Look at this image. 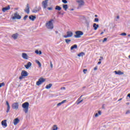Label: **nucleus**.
<instances>
[{"label": "nucleus", "mask_w": 130, "mask_h": 130, "mask_svg": "<svg viewBox=\"0 0 130 130\" xmlns=\"http://www.w3.org/2000/svg\"><path fill=\"white\" fill-rule=\"evenodd\" d=\"M29 102H25L22 104V107L23 109V111L25 113H28V111H29Z\"/></svg>", "instance_id": "nucleus-1"}, {"label": "nucleus", "mask_w": 130, "mask_h": 130, "mask_svg": "<svg viewBox=\"0 0 130 130\" xmlns=\"http://www.w3.org/2000/svg\"><path fill=\"white\" fill-rule=\"evenodd\" d=\"M53 19H51L48 22L46 23V27L47 29H49L50 30H52L53 29Z\"/></svg>", "instance_id": "nucleus-2"}, {"label": "nucleus", "mask_w": 130, "mask_h": 130, "mask_svg": "<svg viewBox=\"0 0 130 130\" xmlns=\"http://www.w3.org/2000/svg\"><path fill=\"white\" fill-rule=\"evenodd\" d=\"M28 72L25 70H23L21 72V76L19 77V80H22V79H24V78H26V77H28Z\"/></svg>", "instance_id": "nucleus-3"}, {"label": "nucleus", "mask_w": 130, "mask_h": 130, "mask_svg": "<svg viewBox=\"0 0 130 130\" xmlns=\"http://www.w3.org/2000/svg\"><path fill=\"white\" fill-rule=\"evenodd\" d=\"M75 34L74 35L75 38H80L82 36L84 35V32L81 30H77L75 31Z\"/></svg>", "instance_id": "nucleus-4"}, {"label": "nucleus", "mask_w": 130, "mask_h": 130, "mask_svg": "<svg viewBox=\"0 0 130 130\" xmlns=\"http://www.w3.org/2000/svg\"><path fill=\"white\" fill-rule=\"evenodd\" d=\"M22 18V16L21 15H19V13H18V12H16L14 13V16L12 17V20H21Z\"/></svg>", "instance_id": "nucleus-5"}, {"label": "nucleus", "mask_w": 130, "mask_h": 130, "mask_svg": "<svg viewBox=\"0 0 130 130\" xmlns=\"http://www.w3.org/2000/svg\"><path fill=\"white\" fill-rule=\"evenodd\" d=\"M76 2L78 4V7L77 9H81V7H83L85 5V2L83 0H77Z\"/></svg>", "instance_id": "nucleus-6"}, {"label": "nucleus", "mask_w": 130, "mask_h": 130, "mask_svg": "<svg viewBox=\"0 0 130 130\" xmlns=\"http://www.w3.org/2000/svg\"><path fill=\"white\" fill-rule=\"evenodd\" d=\"M11 107L12 109L15 110H18L19 109V103L16 102L12 104Z\"/></svg>", "instance_id": "nucleus-7"}, {"label": "nucleus", "mask_w": 130, "mask_h": 130, "mask_svg": "<svg viewBox=\"0 0 130 130\" xmlns=\"http://www.w3.org/2000/svg\"><path fill=\"white\" fill-rule=\"evenodd\" d=\"M45 81V79L43 78H40V79H39V80L37 81V83H36L37 86H40L41 84H42L43 83H44Z\"/></svg>", "instance_id": "nucleus-8"}, {"label": "nucleus", "mask_w": 130, "mask_h": 130, "mask_svg": "<svg viewBox=\"0 0 130 130\" xmlns=\"http://www.w3.org/2000/svg\"><path fill=\"white\" fill-rule=\"evenodd\" d=\"M67 35H64L63 36V37H64V38H69L70 37H72L73 36V35H74V34H73V32L71 31H68L67 32Z\"/></svg>", "instance_id": "nucleus-9"}, {"label": "nucleus", "mask_w": 130, "mask_h": 130, "mask_svg": "<svg viewBox=\"0 0 130 130\" xmlns=\"http://www.w3.org/2000/svg\"><path fill=\"white\" fill-rule=\"evenodd\" d=\"M49 0H45L42 2V6L44 8V9H46L47 8V4H48Z\"/></svg>", "instance_id": "nucleus-10"}, {"label": "nucleus", "mask_w": 130, "mask_h": 130, "mask_svg": "<svg viewBox=\"0 0 130 130\" xmlns=\"http://www.w3.org/2000/svg\"><path fill=\"white\" fill-rule=\"evenodd\" d=\"M24 11L27 14H29V13H30V7H29V4H26V6L25 9H24Z\"/></svg>", "instance_id": "nucleus-11"}, {"label": "nucleus", "mask_w": 130, "mask_h": 130, "mask_svg": "<svg viewBox=\"0 0 130 130\" xmlns=\"http://www.w3.org/2000/svg\"><path fill=\"white\" fill-rule=\"evenodd\" d=\"M6 105L7 106L6 112L7 113H8L10 111V109H11V106H10V104L8 101H6Z\"/></svg>", "instance_id": "nucleus-12"}, {"label": "nucleus", "mask_w": 130, "mask_h": 130, "mask_svg": "<svg viewBox=\"0 0 130 130\" xmlns=\"http://www.w3.org/2000/svg\"><path fill=\"white\" fill-rule=\"evenodd\" d=\"M11 9V7H10V6H8L6 7H4L2 8V11L3 12V13H6V11H9V10H10Z\"/></svg>", "instance_id": "nucleus-13"}, {"label": "nucleus", "mask_w": 130, "mask_h": 130, "mask_svg": "<svg viewBox=\"0 0 130 130\" xmlns=\"http://www.w3.org/2000/svg\"><path fill=\"white\" fill-rule=\"evenodd\" d=\"M32 66V63L31 62H27V64L24 65V67L26 70H28Z\"/></svg>", "instance_id": "nucleus-14"}, {"label": "nucleus", "mask_w": 130, "mask_h": 130, "mask_svg": "<svg viewBox=\"0 0 130 130\" xmlns=\"http://www.w3.org/2000/svg\"><path fill=\"white\" fill-rule=\"evenodd\" d=\"M1 123L3 126H5V127H7V126H8V124L7 123V120H3Z\"/></svg>", "instance_id": "nucleus-15"}, {"label": "nucleus", "mask_w": 130, "mask_h": 130, "mask_svg": "<svg viewBox=\"0 0 130 130\" xmlns=\"http://www.w3.org/2000/svg\"><path fill=\"white\" fill-rule=\"evenodd\" d=\"M19 121H20V120L19 119V118H16L14 119V122H13L14 125H17V124H18V123H19Z\"/></svg>", "instance_id": "nucleus-16"}, {"label": "nucleus", "mask_w": 130, "mask_h": 130, "mask_svg": "<svg viewBox=\"0 0 130 130\" xmlns=\"http://www.w3.org/2000/svg\"><path fill=\"white\" fill-rule=\"evenodd\" d=\"M35 19H36V16L30 15L29 16V19L30 20V21H35Z\"/></svg>", "instance_id": "nucleus-17"}, {"label": "nucleus", "mask_w": 130, "mask_h": 130, "mask_svg": "<svg viewBox=\"0 0 130 130\" xmlns=\"http://www.w3.org/2000/svg\"><path fill=\"white\" fill-rule=\"evenodd\" d=\"M93 28H94V30L96 31L98 28H99V24H97V23H93Z\"/></svg>", "instance_id": "nucleus-18"}, {"label": "nucleus", "mask_w": 130, "mask_h": 130, "mask_svg": "<svg viewBox=\"0 0 130 130\" xmlns=\"http://www.w3.org/2000/svg\"><path fill=\"white\" fill-rule=\"evenodd\" d=\"M114 73H115V75H119V76H120L121 75H123V74H124L123 72H122L120 71H115Z\"/></svg>", "instance_id": "nucleus-19"}, {"label": "nucleus", "mask_w": 130, "mask_h": 130, "mask_svg": "<svg viewBox=\"0 0 130 130\" xmlns=\"http://www.w3.org/2000/svg\"><path fill=\"white\" fill-rule=\"evenodd\" d=\"M22 56L24 59H28V55H27L26 53H23L22 54Z\"/></svg>", "instance_id": "nucleus-20"}, {"label": "nucleus", "mask_w": 130, "mask_h": 130, "mask_svg": "<svg viewBox=\"0 0 130 130\" xmlns=\"http://www.w3.org/2000/svg\"><path fill=\"white\" fill-rule=\"evenodd\" d=\"M67 102V100H64L63 101H62V102L58 103L57 104V107H59V106H60V105H62V104H63V103Z\"/></svg>", "instance_id": "nucleus-21"}, {"label": "nucleus", "mask_w": 130, "mask_h": 130, "mask_svg": "<svg viewBox=\"0 0 130 130\" xmlns=\"http://www.w3.org/2000/svg\"><path fill=\"white\" fill-rule=\"evenodd\" d=\"M77 48H78V45H77V44H75L71 47V50H73L74 49H77Z\"/></svg>", "instance_id": "nucleus-22"}, {"label": "nucleus", "mask_w": 130, "mask_h": 130, "mask_svg": "<svg viewBox=\"0 0 130 130\" xmlns=\"http://www.w3.org/2000/svg\"><path fill=\"white\" fill-rule=\"evenodd\" d=\"M62 8L64 11H68V9L69 8V6L67 4H63L62 5Z\"/></svg>", "instance_id": "nucleus-23"}, {"label": "nucleus", "mask_w": 130, "mask_h": 130, "mask_svg": "<svg viewBox=\"0 0 130 130\" xmlns=\"http://www.w3.org/2000/svg\"><path fill=\"white\" fill-rule=\"evenodd\" d=\"M19 36V34L17 33L14 34L12 36V38L14 39V40L17 39L18 38V36Z\"/></svg>", "instance_id": "nucleus-24"}, {"label": "nucleus", "mask_w": 130, "mask_h": 130, "mask_svg": "<svg viewBox=\"0 0 130 130\" xmlns=\"http://www.w3.org/2000/svg\"><path fill=\"white\" fill-rule=\"evenodd\" d=\"M55 10H56V11H61V7L59 6H56L55 8Z\"/></svg>", "instance_id": "nucleus-25"}, {"label": "nucleus", "mask_w": 130, "mask_h": 130, "mask_svg": "<svg viewBox=\"0 0 130 130\" xmlns=\"http://www.w3.org/2000/svg\"><path fill=\"white\" fill-rule=\"evenodd\" d=\"M85 55V53L83 52H81V53L78 54L77 56H79V57H81V56H84Z\"/></svg>", "instance_id": "nucleus-26"}, {"label": "nucleus", "mask_w": 130, "mask_h": 130, "mask_svg": "<svg viewBox=\"0 0 130 130\" xmlns=\"http://www.w3.org/2000/svg\"><path fill=\"white\" fill-rule=\"evenodd\" d=\"M52 86V84L50 83L46 86V89H50Z\"/></svg>", "instance_id": "nucleus-27"}, {"label": "nucleus", "mask_w": 130, "mask_h": 130, "mask_svg": "<svg viewBox=\"0 0 130 130\" xmlns=\"http://www.w3.org/2000/svg\"><path fill=\"white\" fill-rule=\"evenodd\" d=\"M36 63H37V64H38L39 68H41L42 64H41V63L40 62V61H39V60H36Z\"/></svg>", "instance_id": "nucleus-28"}, {"label": "nucleus", "mask_w": 130, "mask_h": 130, "mask_svg": "<svg viewBox=\"0 0 130 130\" xmlns=\"http://www.w3.org/2000/svg\"><path fill=\"white\" fill-rule=\"evenodd\" d=\"M72 40L69 39H65V42L67 43V44H70V42H71Z\"/></svg>", "instance_id": "nucleus-29"}, {"label": "nucleus", "mask_w": 130, "mask_h": 130, "mask_svg": "<svg viewBox=\"0 0 130 130\" xmlns=\"http://www.w3.org/2000/svg\"><path fill=\"white\" fill-rule=\"evenodd\" d=\"M58 129V127H57V126L56 125H54L53 126V130H57Z\"/></svg>", "instance_id": "nucleus-30"}, {"label": "nucleus", "mask_w": 130, "mask_h": 130, "mask_svg": "<svg viewBox=\"0 0 130 130\" xmlns=\"http://www.w3.org/2000/svg\"><path fill=\"white\" fill-rule=\"evenodd\" d=\"M85 24L87 25V28H89L90 27L89 22L87 20H86Z\"/></svg>", "instance_id": "nucleus-31"}, {"label": "nucleus", "mask_w": 130, "mask_h": 130, "mask_svg": "<svg viewBox=\"0 0 130 130\" xmlns=\"http://www.w3.org/2000/svg\"><path fill=\"white\" fill-rule=\"evenodd\" d=\"M94 22H95L96 23H98V22H99V19L98 18H94Z\"/></svg>", "instance_id": "nucleus-32"}, {"label": "nucleus", "mask_w": 130, "mask_h": 130, "mask_svg": "<svg viewBox=\"0 0 130 130\" xmlns=\"http://www.w3.org/2000/svg\"><path fill=\"white\" fill-rule=\"evenodd\" d=\"M4 86H5V83L4 82L0 83V88H2V87H4Z\"/></svg>", "instance_id": "nucleus-33"}, {"label": "nucleus", "mask_w": 130, "mask_h": 130, "mask_svg": "<svg viewBox=\"0 0 130 130\" xmlns=\"http://www.w3.org/2000/svg\"><path fill=\"white\" fill-rule=\"evenodd\" d=\"M32 13H36L37 12H38V10H37V9H34L32 11Z\"/></svg>", "instance_id": "nucleus-34"}, {"label": "nucleus", "mask_w": 130, "mask_h": 130, "mask_svg": "<svg viewBox=\"0 0 130 130\" xmlns=\"http://www.w3.org/2000/svg\"><path fill=\"white\" fill-rule=\"evenodd\" d=\"M62 3H63V4H68V1H67V0H62Z\"/></svg>", "instance_id": "nucleus-35"}, {"label": "nucleus", "mask_w": 130, "mask_h": 130, "mask_svg": "<svg viewBox=\"0 0 130 130\" xmlns=\"http://www.w3.org/2000/svg\"><path fill=\"white\" fill-rule=\"evenodd\" d=\"M27 18H28V15L24 16V17H23V20L24 21H26V20H27Z\"/></svg>", "instance_id": "nucleus-36"}, {"label": "nucleus", "mask_w": 130, "mask_h": 130, "mask_svg": "<svg viewBox=\"0 0 130 130\" xmlns=\"http://www.w3.org/2000/svg\"><path fill=\"white\" fill-rule=\"evenodd\" d=\"M120 35H121V36H126V33L122 32L120 34Z\"/></svg>", "instance_id": "nucleus-37"}, {"label": "nucleus", "mask_w": 130, "mask_h": 130, "mask_svg": "<svg viewBox=\"0 0 130 130\" xmlns=\"http://www.w3.org/2000/svg\"><path fill=\"white\" fill-rule=\"evenodd\" d=\"M107 41V38H105L103 40V42H106Z\"/></svg>", "instance_id": "nucleus-38"}, {"label": "nucleus", "mask_w": 130, "mask_h": 130, "mask_svg": "<svg viewBox=\"0 0 130 130\" xmlns=\"http://www.w3.org/2000/svg\"><path fill=\"white\" fill-rule=\"evenodd\" d=\"M80 100H81V97H80V98L77 100V102H76L77 104H78V102H80Z\"/></svg>", "instance_id": "nucleus-39"}, {"label": "nucleus", "mask_w": 130, "mask_h": 130, "mask_svg": "<svg viewBox=\"0 0 130 130\" xmlns=\"http://www.w3.org/2000/svg\"><path fill=\"white\" fill-rule=\"evenodd\" d=\"M50 67H51V69H52V68H53V64H52V62L51 61H50Z\"/></svg>", "instance_id": "nucleus-40"}, {"label": "nucleus", "mask_w": 130, "mask_h": 130, "mask_svg": "<svg viewBox=\"0 0 130 130\" xmlns=\"http://www.w3.org/2000/svg\"><path fill=\"white\" fill-rule=\"evenodd\" d=\"M83 100H81L80 102L77 103V105H79V104H80V103H82V102H83Z\"/></svg>", "instance_id": "nucleus-41"}, {"label": "nucleus", "mask_w": 130, "mask_h": 130, "mask_svg": "<svg viewBox=\"0 0 130 130\" xmlns=\"http://www.w3.org/2000/svg\"><path fill=\"white\" fill-rule=\"evenodd\" d=\"M47 9L49 11H52V7H48Z\"/></svg>", "instance_id": "nucleus-42"}, {"label": "nucleus", "mask_w": 130, "mask_h": 130, "mask_svg": "<svg viewBox=\"0 0 130 130\" xmlns=\"http://www.w3.org/2000/svg\"><path fill=\"white\" fill-rule=\"evenodd\" d=\"M35 53L37 54H39V51L38 50H36L35 51Z\"/></svg>", "instance_id": "nucleus-43"}, {"label": "nucleus", "mask_w": 130, "mask_h": 130, "mask_svg": "<svg viewBox=\"0 0 130 130\" xmlns=\"http://www.w3.org/2000/svg\"><path fill=\"white\" fill-rule=\"evenodd\" d=\"M94 71H97L98 70V67L96 66L93 69Z\"/></svg>", "instance_id": "nucleus-44"}, {"label": "nucleus", "mask_w": 130, "mask_h": 130, "mask_svg": "<svg viewBox=\"0 0 130 130\" xmlns=\"http://www.w3.org/2000/svg\"><path fill=\"white\" fill-rule=\"evenodd\" d=\"M87 71H88L87 69H83L84 74H86V72H87Z\"/></svg>", "instance_id": "nucleus-45"}, {"label": "nucleus", "mask_w": 130, "mask_h": 130, "mask_svg": "<svg viewBox=\"0 0 130 130\" xmlns=\"http://www.w3.org/2000/svg\"><path fill=\"white\" fill-rule=\"evenodd\" d=\"M40 10H41V7H39L38 8V9H37L38 11L39 12V11H40Z\"/></svg>", "instance_id": "nucleus-46"}, {"label": "nucleus", "mask_w": 130, "mask_h": 130, "mask_svg": "<svg viewBox=\"0 0 130 130\" xmlns=\"http://www.w3.org/2000/svg\"><path fill=\"white\" fill-rule=\"evenodd\" d=\"M101 113H102L101 111H99L98 114H99V115H101Z\"/></svg>", "instance_id": "nucleus-47"}, {"label": "nucleus", "mask_w": 130, "mask_h": 130, "mask_svg": "<svg viewBox=\"0 0 130 130\" xmlns=\"http://www.w3.org/2000/svg\"><path fill=\"white\" fill-rule=\"evenodd\" d=\"M129 113H130V111L129 110H128L126 112L125 114H128Z\"/></svg>", "instance_id": "nucleus-48"}, {"label": "nucleus", "mask_w": 130, "mask_h": 130, "mask_svg": "<svg viewBox=\"0 0 130 130\" xmlns=\"http://www.w3.org/2000/svg\"><path fill=\"white\" fill-rule=\"evenodd\" d=\"M102 59H103V56H101V57H100V59H99L100 61H101V60H102Z\"/></svg>", "instance_id": "nucleus-49"}, {"label": "nucleus", "mask_w": 130, "mask_h": 130, "mask_svg": "<svg viewBox=\"0 0 130 130\" xmlns=\"http://www.w3.org/2000/svg\"><path fill=\"white\" fill-rule=\"evenodd\" d=\"M105 104L103 105V106H102V109H105Z\"/></svg>", "instance_id": "nucleus-50"}, {"label": "nucleus", "mask_w": 130, "mask_h": 130, "mask_svg": "<svg viewBox=\"0 0 130 130\" xmlns=\"http://www.w3.org/2000/svg\"><path fill=\"white\" fill-rule=\"evenodd\" d=\"M40 55L42 54V52H41V51H39V54Z\"/></svg>", "instance_id": "nucleus-51"}, {"label": "nucleus", "mask_w": 130, "mask_h": 130, "mask_svg": "<svg viewBox=\"0 0 130 130\" xmlns=\"http://www.w3.org/2000/svg\"><path fill=\"white\" fill-rule=\"evenodd\" d=\"M98 116H99L98 113L95 114V117H98Z\"/></svg>", "instance_id": "nucleus-52"}, {"label": "nucleus", "mask_w": 130, "mask_h": 130, "mask_svg": "<svg viewBox=\"0 0 130 130\" xmlns=\"http://www.w3.org/2000/svg\"><path fill=\"white\" fill-rule=\"evenodd\" d=\"M127 97H128L130 99V93L127 95Z\"/></svg>", "instance_id": "nucleus-53"}, {"label": "nucleus", "mask_w": 130, "mask_h": 130, "mask_svg": "<svg viewBox=\"0 0 130 130\" xmlns=\"http://www.w3.org/2000/svg\"><path fill=\"white\" fill-rule=\"evenodd\" d=\"M98 64H101V61H99L98 62Z\"/></svg>", "instance_id": "nucleus-54"}, {"label": "nucleus", "mask_w": 130, "mask_h": 130, "mask_svg": "<svg viewBox=\"0 0 130 130\" xmlns=\"http://www.w3.org/2000/svg\"><path fill=\"white\" fill-rule=\"evenodd\" d=\"M121 100H122V98H120L118 100V101H121Z\"/></svg>", "instance_id": "nucleus-55"}, {"label": "nucleus", "mask_w": 130, "mask_h": 130, "mask_svg": "<svg viewBox=\"0 0 130 130\" xmlns=\"http://www.w3.org/2000/svg\"><path fill=\"white\" fill-rule=\"evenodd\" d=\"M104 32L102 31V32L100 34V35H102V34H104Z\"/></svg>", "instance_id": "nucleus-56"}, {"label": "nucleus", "mask_w": 130, "mask_h": 130, "mask_svg": "<svg viewBox=\"0 0 130 130\" xmlns=\"http://www.w3.org/2000/svg\"><path fill=\"white\" fill-rule=\"evenodd\" d=\"M126 105H129V103H128H128H126Z\"/></svg>", "instance_id": "nucleus-57"}, {"label": "nucleus", "mask_w": 130, "mask_h": 130, "mask_svg": "<svg viewBox=\"0 0 130 130\" xmlns=\"http://www.w3.org/2000/svg\"><path fill=\"white\" fill-rule=\"evenodd\" d=\"M117 19H119V16L118 15V16H117Z\"/></svg>", "instance_id": "nucleus-58"}, {"label": "nucleus", "mask_w": 130, "mask_h": 130, "mask_svg": "<svg viewBox=\"0 0 130 130\" xmlns=\"http://www.w3.org/2000/svg\"><path fill=\"white\" fill-rule=\"evenodd\" d=\"M94 17H95V18H97V17H98V15H95L94 16Z\"/></svg>", "instance_id": "nucleus-59"}, {"label": "nucleus", "mask_w": 130, "mask_h": 130, "mask_svg": "<svg viewBox=\"0 0 130 130\" xmlns=\"http://www.w3.org/2000/svg\"><path fill=\"white\" fill-rule=\"evenodd\" d=\"M55 33H56V34H57V33H58V31H55Z\"/></svg>", "instance_id": "nucleus-60"}, {"label": "nucleus", "mask_w": 130, "mask_h": 130, "mask_svg": "<svg viewBox=\"0 0 130 130\" xmlns=\"http://www.w3.org/2000/svg\"><path fill=\"white\" fill-rule=\"evenodd\" d=\"M70 11H74V9H71V10H70Z\"/></svg>", "instance_id": "nucleus-61"}, {"label": "nucleus", "mask_w": 130, "mask_h": 130, "mask_svg": "<svg viewBox=\"0 0 130 130\" xmlns=\"http://www.w3.org/2000/svg\"><path fill=\"white\" fill-rule=\"evenodd\" d=\"M82 18H84V19H85V16H82Z\"/></svg>", "instance_id": "nucleus-62"}, {"label": "nucleus", "mask_w": 130, "mask_h": 130, "mask_svg": "<svg viewBox=\"0 0 130 130\" xmlns=\"http://www.w3.org/2000/svg\"><path fill=\"white\" fill-rule=\"evenodd\" d=\"M35 9H37L38 10V8H37V7H36Z\"/></svg>", "instance_id": "nucleus-63"}, {"label": "nucleus", "mask_w": 130, "mask_h": 130, "mask_svg": "<svg viewBox=\"0 0 130 130\" xmlns=\"http://www.w3.org/2000/svg\"><path fill=\"white\" fill-rule=\"evenodd\" d=\"M128 37H130V34L128 35Z\"/></svg>", "instance_id": "nucleus-64"}]
</instances>
